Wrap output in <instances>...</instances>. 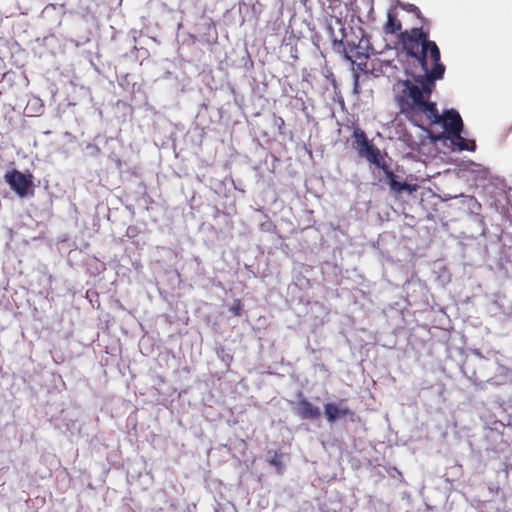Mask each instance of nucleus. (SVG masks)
<instances>
[{"label": "nucleus", "mask_w": 512, "mask_h": 512, "mask_svg": "<svg viewBox=\"0 0 512 512\" xmlns=\"http://www.w3.org/2000/svg\"><path fill=\"white\" fill-rule=\"evenodd\" d=\"M354 143L353 146L358 150L359 154L363 153L371 143L369 142L366 133L359 127H356L353 131Z\"/></svg>", "instance_id": "9d476101"}, {"label": "nucleus", "mask_w": 512, "mask_h": 512, "mask_svg": "<svg viewBox=\"0 0 512 512\" xmlns=\"http://www.w3.org/2000/svg\"><path fill=\"white\" fill-rule=\"evenodd\" d=\"M274 125L278 128L279 132L282 134L283 133L282 129L285 126L284 119L280 116H275L274 117Z\"/></svg>", "instance_id": "4468645a"}, {"label": "nucleus", "mask_w": 512, "mask_h": 512, "mask_svg": "<svg viewBox=\"0 0 512 512\" xmlns=\"http://www.w3.org/2000/svg\"><path fill=\"white\" fill-rule=\"evenodd\" d=\"M360 155L364 156L369 162L373 163L381 169L383 165H387L381 156L380 150L373 144L365 149Z\"/></svg>", "instance_id": "1a4fd4ad"}, {"label": "nucleus", "mask_w": 512, "mask_h": 512, "mask_svg": "<svg viewBox=\"0 0 512 512\" xmlns=\"http://www.w3.org/2000/svg\"><path fill=\"white\" fill-rule=\"evenodd\" d=\"M33 176L31 174H24L17 169L8 171L4 179L9 184L12 190L16 192L20 197L28 195L29 191L33 187Z\"/></svg>", "instance_id": "7ed1b4c3"}, {"label": "nucleus", "mask_w": 512, "mask_h": 512, "mask_svg": "<svg viewBox=\"0 0 512 512\" xmlns=\"http://www.w3.org/2000/svg\"><path fill=\"white\" fill-rule=\"evenodd\" d=\"M383 32L386 35H393L399 33L398 37L400 36L401 33L404 32L402 31V23L398 19L397 12L394 9H390L387 12V20L383 26Z\"/></svg>", "instance_id": "6e6552de"}, {"label": "nucleus", "mask_w": 512, "mask_h": 512, "mask_svg": "<svg viewBox=\"0 0 512 512\" xmlns=\"http://www.w3.org/2000/svg\"><path fill=\"white\" fill-rule=\"evenodd\" d=\"M436 117H427L433 124H442L447 133V138L453 134H460L463 129V121L460 114L454 110H448L440 115L436 108Z\"/></svg>", "instance_id": "f03ea898"}, {"label": "nucleus", "mask_w": 512, "mask_h": 512, "mask_svg": "<svg viewBox=\"0 0 512 512\" xmlns=\"http://www.w3.org/2000/svg\"><path fill=\"white\" fill-rule=\"evenodd\" d=\"M412 13H413L417 18H419V19H424L420 10H419V12H412Z\"/></svg>", "instance_id": "dca6fc26"}, {"label": "nucleus", "mask_w": 512, "mask_h": 512, "mask_svg": "<svg viewBox=\"0 0 512 512\" xmlns=\"http://www.w3.org/2000/svg\"><path fill=\"white\" fill-rule=\"evenodd\" d=\"M382 170L388 179L389 186L391 191L394 193L400 194L403 191H407L408 193L412 194L417 190L416 184H409L407 182H400L397 180V175L389 168L388 165H383Z\"/></svg>", "instance_id": "39448f33"}, {"label": "nucleus", "mask_w": 512, "mask_h": 512, "mask_svg": "<svg viewBox=\"0 0 512 512\" xmlns=\"http://www.w3.org/2000/svg\"><path fill=\"white\" fill-rule=\"evenodd\" d=\"M399 44L405 54L421 66L424 74L413 80H398L394 85L395 101L407 118L416 114L436 117V103L431 95L436 81L443 78L445 66L441 63L439 47L429 39L422 27L405 30L399 36Z\"/></svg>", "instance_id": "f257e3e1"}, {"label": "nucleus", "mask_w": 512, "mask_h": 512, "mask_svg": "<svg viewBox=\"0 0 512 512\" xmlns=\"http://www.w3.org/2000/svg\"><path fill=\"white\" fill-rule=\"evenodd\" d=\"M361 43L362 40L358 45H351L350 43H347V45L344 46V56L347 60L354 63L357 60L366 61L369 58L368 50L363 48Z\"/></svg>", "instance_id": "0eeeda50"}, {"label": "nucleus", "mask_w": 512, "mask_h": 512, "mask_svg": "<svg viewBox=\"0 0 512 512\" xmlns=\"http://www.w3.org/2000/svg\"><path fill=\"white\" fill-rule=\"evenodd\" d=\"M404 9H406L408 12H419V8L413 4H408L403 6Z\"/></svg>", "instance_id": "2eb2a0df"}, {"label": "nucleus", "mask_w": 512, "mask_h": 512, "mask_svg": "<svg viewBox=\"0 0 512 512\" xmlns=\"http://www.w3.org/2000/svg\"><path fill=\"white\" fill-rule=\"evenodd\" d=\"M344 400L340 401L342 404ZM324 414L328 422L334 423L338 419L355 416V413L347 406L336 405L334 403H327L324 405Z\"/></svg>", "instance_id": "20e7f679"}, {"label": "nucleus", "mask_w": 512, "mask_h": 512, "mask_svg": "<svg viewBox=\"0 0 512 512\" xmlns=\"http://www.w3.org/2000/svg\"><path fill=\"white\" fill-rule=\"evenodd\" d=\"M295 413L305 420H314L320 417V409L314 406L310 401L305 398L299 399L297 402Z\"/></svg>", "instance_id": "423d86ee"}, {"label": "nucleus", "mask_w": 512, "mask_h": 512, "mask_svg": "<svg viewBox=\"0 0 512 512\" xmlns=\"http://www.w3.org/2000/svg\"><path fill=\"white\" fill-rule=\"evenodd\" d=\"M270 465L277 468L278 471H280L283 467L282 461H281V454L278 452H275L273 457L269 460Z\"/></svg>", "instance_id": "ddd939ff"}, {"label": "nucleus", "mask_w": 512, "mask_h": 512, "mask_svg": "<svg viewBox=\"0 0 512 512\" xmlns=\"http://www.w3.org/2000/svg\"><path fill=\"white\" fill-rule=\"evenodd\" d=\"M412 13H413L417 18H419V19H424L420 10H419V12H412Z\"/></svg>", "instance_id": "f3484780"}, {"label": "nucleus", "mask_w": 512, "mask_h": 512, "mask_svg": "<svg viewBox=\"0 0 512 512\" xmlns=\"http://www.w3.org/2000/svg\"><path fill=\"white\" fill-rule=\"evenodd\" d=\"M242 309V301L240 299H235L232 305L230 306L229 311L235 316H240Z\"/></svg>", "instance_id": "f8f14e48"}, {"label": "nucleus", "mask_w": 512, "mask_h": 512, "mask_svg": "<svg viewBox=\"0 0 512 512\" xmlns=\"http://www.w3.org/2000/svg\"><path fill=\"white\" fill-rule=\"evenodd\" d=\"M448 138L452 141V143L455 146L458 147V149L460 151H464V150L474 151L476 148L475 142L465 139L464 137L461 136V133L453 134V135L449 136Z\"/></svg>", "instance_id": "9b49d317"}]
</instances>
